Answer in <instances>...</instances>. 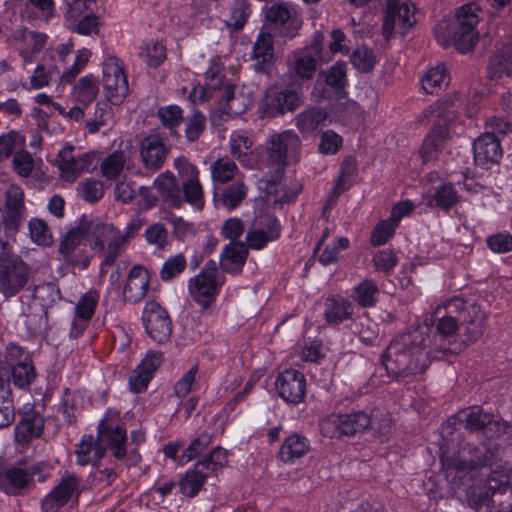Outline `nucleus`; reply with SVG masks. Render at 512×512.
<instances>
[{"label":"nucleus","mask_w":512,"mask_h":512,"mask_svg":"<svg viewBox=\"0 0 512 512\" xmlns=\"http://www.w3.org/2000/svg\"><path fill=\"white\" fill-rule=\"evenodd\" d=\"M474 161L476 165L486 167L497 163L502 157V148L498 136L485 132L473 143Z\"/></svg>","instance_id":"obj_22"},{"label":"nucleus","mask_w":512,"mask_h":512,"mask_svg":"<svg viewBox=\"0 0 512 512\" xmlns=\"http://www.w3.org/2000/svg\"><path fill=\"white\" fill-rule=\"evenodd\" d=\"M126 156L123 151H114L103 159L100 165L102 175L107 180L118 178L124 170Z\"/></svg>","instance_id":"obj_51"},{"label":"nucleus","mask_w":512,"mask_h":512,"mask_svg":"<svg viewBox=\"0 0 512 512\" xmlns=\"http://www.w3.org/2000/svg\"><path fill=\"white\" fill-rule=\"evenodd\" d=\"M98 92L97 79L89 74L79 79L73 88L72 96L77 102L87 106L95 100Z\"/></svg>","instance_id":"obj_44"},{"label":"nucleus","mask_w":512,"mask_h":512,"mask_svg":"<svg viewBox=\"0 0 512 512\" xmlns=\"http://www.w3.org/2000/svg\"><path fill=\"white\" fill-rule=\"evenodd\" d=\"M480 8L476 3H467L461 6L453 19L447 25L448 36L456 49L461 53L471 51L478 42L476 26L480 21Z\"/></svg>","instance_id":"obj_6"},{"label":"nucleus","mask_w":512,"mask_h":512,"mask_svg":"<svg viewBox=\"0 0 512 512\" xmlns=\"http://www.w3.org/2000/svg\"><path fill=\"white\" fill-rule=\"evenodd\" d=\"M301 140L292 130L271 135L267 141L269 162L278 169L300 160Z\"/></svg>","instance_id":"obj_10"},{"label":"nucleus","mask_w":512,"mask_h":512,"mask_svg":"<svg viewBox=\"0 0 512 512\" xmlns=\"http://www.w3.org/2000/svg\"><path fill=\"white\" fill-rule=\"evenodd\" d=\"M31 240L37 245L50 246L53 237L47 223L39 218H32L28 223Z\"/></svg>","instance_id":"obj_61"},{"label":"nucleus","mask_w":512,"mask_h":512,"mask_svg":"<svg viewBox=\"0 0 512 512\" xmlns=\"http://www.w3.org/2000/svg\"><path fill=\"white\" fill-rule=\"evenodd\" d=\"M33 297L39 301L35 304L43 306L45 309L51 307L61 298L59 288L52 282L37 285L34 288Z\"/></svg>","instance_id":"obj_58"},{"label":"nucleus","mask_w":512,"mask_h":512,"mask_svg":"<svg viewBox=\"0 0 512 512\" xmlns=\"http://www.w3.org/2000/svg\"><path fill=\"white\" fill-rule=\"evenodd\" d=\"M248 256V249L244 242H230L220 257L222 271L237 274L242 270Z\"/></svg>","instance_id":"obj_29"},{"label":"nucleus","mask_w":512,"mask_h":512,"mask_svg":"<svg viewBox=\"0 0 512 512\" xmlns=\"http://www.w3.org/2000/svg\"><path fill=\"white\" fill-rule=\"evenodd\" d=\"M212 444V435L208 432L200 433L181 455L182 464L194 460L197 456L201 455Z\"/></svg>","instance_id":"obj_59"},{"label":"nucleus","mask_w":512,"mask_h":512,"mask_svg":"<svg viewBox=\"0 0 512 512\" xmlns=\"http://www.w3.org/2000/svg\"><path fill=\"white\" fill-rule=\"evenodd\" d=\"M157 114L161 123L170 129L171 134L176 135L174 129L183 121V110L178 105H168L160 107Z\"/></svg>","instance_id":"obj_64"},{"label":"nucleus","mask_w":512,"mask_h":512,"mask_svg":"<svg viewBox=\"0 0 512 512\" xmlns=\"http://www.w3.org/2000/svg\"><path fill=\"white\" fill-rule=\"evenodd\" d=\"M462 414L461 421L464 423L465 429L470 432L469 436L473 437V434L477 433L478 438H484L492 415L484 412L479 406L468 408Z\"/></svg>","instance_id":"obj_37"},{"label":"nucleus","mask_w":512,"mask_h":512,"mask_svg":"<svg viewBox=\"0 0 512 512\" xmlns=\"http://www.w3.org/2000/svg\"><path fill=\"white\" fill-rule=\"evenodd\" d=\"M150 275L143 266H133L128 274L127 282L123 289L125 301L135 304L141 301L148 290Z\"/></svg>","instance_id":"obj_24"},{"label":"nucleus","mask_w":512,"mask_h":512,"mask_svg":"<svg viewBox=\"0 0 512 512\" xmlns=\"http://www.w3.org/2000/svg\"><path fill=\"white\" fill-rule=\"evenodd\" d=\"M81 493L82 479L76 474H67L42 499L41 510L43 512H59L70 500L77 502Z\"/></svg>","instance_id":"obj_13"},{"label":"nucleus","mask_w":512,"mask_h":512,"mask_svg":"<svg viewBox=\"0 0 512 512\" xmlns=\"http://www.w3.org/2000/svg\"><path fill=\"white\" fill-rule=\"evenodd\" d=\"M25 217L24 192L19 186H11L6 193L2 216L5 231L8 233L18 232Z\"/></svg>","instance_id":"obj_19"},{"label":"nucleus","mask_w":512,"mask_h":512,"mask_svg":"<svg viewBox=\"0 0 512 512\" xmlns=\"http://www.w3.org/2000/svg\"><path fill=\"white\" fill-rule=\"evenodd\" d=\"M90 220L80 219L79 224L70 229L59 244L58 253L70 266L85 270L89 267L92 254L87 247L86 236L90 235Z\"/></svg>","instance_id":"obj_7"},{"label":"nucleus","mask_w":512,"mask_h":512,"mask_svg":"<svg viewBox=\"0 0 512 512\" xmlns=\"http://www.w3.org/2000/svg\"><path fill=\"white\" fill-rule=\"evenodd\" d=\"M443 308L447 312L455 313L460 323H471L474 321V315L476 314L473 313L472 310L477 309L478 311H483L479 305L475 303L467 304L465 300L459 297L452 298L445 302Z\"/></svg>","instance_id":"obj_48"},{"label":"nucleus","mask_w":512,"mask_h":512,"mask_svg":"<svg viewBox=\"0 0 512 512\" xmlns=\"http://www.w3.org/2000/svg\"><path fill=\"white\" fill-rule=\"evenodd\" d=\"M153 188L156 189L162 200L172 208L182 207L184 200L181 195V186L176 177L170 171L159 174L153 181Z\"/></svg>","instance_id":"obj_27"},{"label":"nucleus","mask_w":512,"mask_h":512,"mask_svg":"<svg viewBox=\"0 0 512 512\" xmlns=\"http://www.w3.org/2000/svg\"><path fill=\"white\" fill-rule=\"evenodd\" d=\"M266 20L288 38H294L302 26L294 9L285 3L274 4L266 10Z\"/></svg>","instance_id":"obj_20"},{"label":"nucleus","mask_w":512,"mask_h":512,"mask_svg":"<svg viewBox=\"0 0 512 512\" xmlns=\"http://www.w3.org/2000/svg\"><path fill=\"white\" fill-rule=\"evenodd\" d=\"M328 119V113L323 108H308L294 118L295 127L304 138L313 136Z\"/></svg>","instance_id":"obj_28"},{"label":"nucleus","mask_w":512,"mask_h":512,"mask_svg":"<svg viewBox=\"0 0 512 512\" xmlns=\"http://www.w3.org/2000/svg\"><path fill=\"white\" fill-rule=\"evenodd\" d=\"M22 315L25 317V326L31 335L40 334L49 329L48 311L43 306L30 304L23 309Z\"/></svg>","instance_id":"obj_39"},{"label":"nucleus","mask_w":512,"mask_h":512,"mask_svg":"<svg viewBox=\"0 0 512 512\" xmlns=\"http://www.w3.org/2000/svg\"><path fill=\"white\" fill-rule=\"evenodd\" d=\"M487 73L490 79L512 76V50L508 47L497 49L489 59Z\"/></svg>","instance_id":"obj_38"},{"label":"nucleus","mask_w":512,"mask_h":512,"mask_svg":"<svg viewBox=\"0 0 512 512\" xmlns=\"http://www.w3.org/2000/svg\"><path fill=\"white\" fill-rule=\"evenodd\" d=\"M99 301V293L95 290L86 292L76 305V318L81 322H88L95 313Z\"/></svg>","instance_id":"obj_55"},{"label":"nucleus","mask_w":512,"mask_h":512,"mask_svg":"<svg viewBox=\"0 0 512 512\" xmlns=\"http://www.w3.org/2000/svg\"><path fill=\"white\" fill-rule=\"evenodd\" d=\"M430 328L418 326L394 339L382 354V364L388 377L409 381L426 371L430 365L428 343Z\"/></svg>","instance_id":"obj_1"},{"label":"nucleus","mask_w":512,"mask_h":512,"mask_svg":"<svg viewBox=\"0 0 512 512\" xmlns=\"http://www.w3.org/2000/svg\"><path fill=\"white\" fill-rule=\"evenodd\" d=\"M275 389L285 402L299 404L305 398L306 378L298 370L286 369L277 376Z\"/></svg>","instance_id":"obj_18"},{"label":"nucleus","mask_w":512,"mask_h":512,"mask_svg":"<svg viewBox=\"0 0 512 512\" xmlns=\"http://www.w3.org/2000/svg\"><path fill=\"white\" fill-rule=\"evenodd\" d=\"M248 187L243 181L237 180L214 193V201L217 206H222L231 211L237 208L246 198Z\"/></svg>","instance_id":"obj_32"},{"label":"nucleus","mask_w":512,"mask_h":512,"mask_svg":"<svg viewBox=\"0 0 512 512\" xmlns=\"http://www.w3.org/2000/svg\"><path fill=\"white\" fill-rule=\"evenodd\" d=\"M15 387L19 389H27L36 378V371L33 361L23 362L7 369Z\"/></svg>","instance_id":"obj_45"},{"label":"nucleus","mask_w":512,"mask_h":512,"mask_svg":"<svg viewBox=\"0 0 512 512\" xmlns=\"http://www.w3.org/2000/svg\"><path fill=\"white\" fill-rule=\"evenodd\" d=\"M301 104V95L297 89H271L266 95L263 112L265 116L274 118L287 112H294Z\"/></svg>","instance_id":"obj_16"},{"label":"nucleus","mask_w":512,"mask_h":512,"mask_svg":"<svg viewBox=\"0 0 512 512\" xmlns=\"http://www.w3.org/2000/svg\"><path fill=\"white\" fill-rule=\"evenodd\" d=\"M90 236L93 237L91 248L105 251V257L101 266H110L114 264L115 260L123 250L129 245L126 239L122 236L120 231L113 224L102 223L90 220Z\"/></svg>","instance_id":"obj_9"},{"label":"nucleus","mask_w":512,"mask_h":512,"mask_svg":"<svg viewBox=\"0 0 512 512\" xmlns=\"http://www.w3.org/2000/svg\"><path fill=\"white\" fill-rule=\"evenodd\" d=\"M253 58L257 60V70L264 71V65L274 57L273 36L269 32H260L253 46Z\"/></svg>","instance_id":"obj_40"},{"label":"nucleus","mask_w":512,"mask_h":512,"mask_svg":"<svg viewBox=\"0 0 512 512\" xmlns=\"http://www.w3.org/2000/svg\"><path fill=\"white\" fill-rule=\"evenodd\" d=\"M139 57L149 67L157 68L166 60V47L159 41L149 40L141 46Z\"/></svg>","instance_id":"obj_47"},{"label":"nucleus","mask_w":512,"mask_h":512,"mask_svg":"<svg viewBox=\"0 0 512 512\" xmlns=\"http://www.w3.org/2000/svg\"><path fill=\"white\" fill-rule=\"evenodd\" d=\"M447 135L448 129L444 125H436L432 128L430 133L426 136L420 150L421 157L424 162L434 157V152H436L442 146Z\"/></svg>","instance_id":"obj_46"},{"label":"nucleus","mask_w":512,"mask_h":512,"mask_svg":"<svg viewBox=\"0 0 512 512\" xmlns=\"http://www.w3.org/2000/svg\"><path fill=\"white\" fill-rule=\"evenodd\" d=\"M379 287L372 279H364L357 286L354 287L352 298L361 307H374L378 302Z\"/></svg>","instance_id":"obj_43"},{"label":"nucleus","mask_w":512,"mask_h":512,"mask_svg":"<svg viewBox=\"0 0 512 512\" xmlns=\"http://www.w3.org/2000/svg\"><path fill=\"white\" fill-rule=\"evenodd\" d=\"M325 83L333 88L336 92L342 91L347 83L346 64L337 62L333 66L321 73Z\"/></svg>","instance_id":"obj_56"},{"label":"nucleus","mask_w":512,"mask_h":512,"mask_svg":"<svg viewBox=\"0 0 512 512\" xmlns=\"http://www.w3.org/2000/svg\"><path fill=\"white\" fill-rule=\"evenodd\" d=\"M79 195L89 203H96L104 195L103 183L100 180L86 178L78 185Z\"/></svg>","instance_id":"obj_63"},{"label":"nucleus","mask_w":512,"mask_h":512,"mask_svg":"<svg viewBox=\"0 0 512 512\" xmlns=\"http://www.w3.org/2000/svg\"><path fill=\"white\" fill-rule=\"evenodd\" d=\"M15 40L22 43L20 54L25 61H31L32 55L38 53L47 41V35L27 28L21 29L15 33Z\"/></svg>","instance_id":"obj_35"},{"label":"nucleus","mask_w":512,"mask_h":512,"mask_svg":"<svg viewBox=\"0 0 512 512\" xmlns=\"http://www.w3.org/2000/svg\"><path fill=\"white\" fill-rule=\"evenodd\" d=\"M448 76L444 65H437L427 71L422 79V88L429 94L437 92L443 84H447Z\"/></svg>","instance_id":"obj_57"},{"label":"nucleus","mask_w":512,"mask_h":512,"mask_svg":"<svg viewBox=\"0 0 512 512\" xmlns=\"http://www.w3.org/2000/svg\"><path fill=\"white\" fill-rule=\"evenodd\" d=\"M309 450V440L303 435L293 433L284 440L278 457L282 462L292 464L295 460L305 456Z\"/></svg>","instance_id":"obj_33"},{"label":"nucleus","mask_w":512,"mask_h":512,"mask_svg":"<svg viewBox=\"0 0 512 512\" xmlns=\"http://www.w3.org/2000/svg\"><path fill=\"white\" fill-rule=\"evenodd\" d=\"M181 195L184 202H187L198 209L203 208V188L199 182V179L183 180Z\"/></svg>","instance_id":"obj_60"},{"label":"nucleus","mask_w":512,"mask_h":512,"mask_svg":"<svg viewBox=\"0 0 512 512\" xmlns=\"http://www.w3.org/2000/svg\"><path fill=\"white\" fill-rule=\"evenodd\" d=\"M98 442L106 448H109L112 455L117 460L127 459V466H136L141 461V455L136 449L127 451V432L123 424L119 422V413L108 410L99 422Z\"/></svg>","instance_id":"obj_4"},{"label":"nucleus","mask_w":512,"mask_h":512,"mask_svg":"<svg viewBox=\"0 0 512 512\" xmlns=\"http://www.w3.org/2000/svg\"><path fill=\"white\" fill-rule=\"evenodd\" d=\"M142 321L146 333L158 344L169 341L172 333V321L167 310L158 302L152 300L146 302Z\"/></svg>","instance_id":"obj_14"},{"label":"nucleus","mask_w":512,"mask_h":512,"mask_svg":"<svg viewBox=\"0 0 512 512\" xmlns=\"http://www.w3.org/2000/svg\"><path fill=\"white\" fill-rule=\"evenodd\" d=\"M411 0H387L386 13L383 23L385 34L391 33L396 24L402 28H410L415 23L409 3Z\"/></svg>","instance_id":"obj_23"},{"label":"nucleus","mask_w":512,"mask_h":512,"mask_svg":"<svg viewBox=\"0 0 512 512\" xmlns=\"http://www.w3.org/2000/svg\"><path fill=\"white\" fill-rule=\"evenodd\" d=\"M102 84L106 99L114 105L121 104L128 94V80L123 61L109 56L103 62Z\"/></svg>","instance_id":"obj_12"},{"label":"nucleus","mask_w":512,"mask_h":512,"mask_svg":"<svg viewBox=\"0 0 512 512\" xmlns=\"http://www.w3.org/2000/svg\"><path fill=\"white\" fill-rule=\"evenodd\" d=\"M45 466L44 463L10 465L5 476L0 479V490L8 496L29 494L36 486L34 477L39 475Z\"/></svg>","instance_id":"obj_11"},{"label":"nucleus","mask_w":512,"mask_h":512,"mask_svg":"<svg viewBox=\"0 0 512 512\" xmlns=\"http://www.w3.org/2000/svg\"><path fill=\"white\" fill-rule=\"evenodd\" d=\"M161 361V353H148L146 358H144L142 362L135 368L129 378V386L131 391L135 393H141L145 391Z\"/></svg>","instance_id":"obj_26"},{"label":"nucleus","mask_w":512,"mask_h":512,"mask_svg":"<svg viewBox=\"0 0 512 512\" xmlns=\"http://www.w3.org/2000/svg\"><path fill=\"white\" fill-rule=\"evenodd\" d=\"M95 157L94 152L75 153L73 146L64 147L57 156L61 178L74 182L80 175L92 169Z\"/></svg>","instance_id":"obj_15"},{"label":"nucleus","mask_w":512,"mask_h":512,"mask_svg":"<svg viewBox=\"0 0 512 512\" xmlns=\"http://www.w3.org/2000/svg\"><path fill=\"white\" fill-rule=\"evenodd\" d=\"M228 463L227 451L214 447L194 467L188 470L179 481L180 492L187 497H195L210 476H217Z\"/></svg>","instance_id":"obj_5"},{"label":"nucleus","mask_w":512,"mask_h":512,"mask_svg":"<svg viewBox=\"0 0 512 512\" xmlns=\"http://www.w3.org/2000/svg\"><path fill=\"white\" fill-rule=\"evenodd\" d=\"M487 476L483 486L475 487L471 491V501L478 508L486 506L488 512H512V484L506 473L507 468L497 466Z\"/></svg>","instance_id":"obj_3"},{"label":"nucleus","mask_w":512,"mask_h":512,"mask_svg":"<svg viewBox=\"0 0 512 512\" xmlns=\"http://www.w3.org/2000/svg\"><path fill=\"white\" fill-rule=\"evenodd\" d=\"M292 69L298 77L310 80L316 72L317 61L313 56L298 51L293 55Z\"/></svg>","instance_id":"obj_52"},{"label":"nucleus","mask_w":512,"mask_h":512,"mask_svg":"<svg viewBox=\"0 0 512 512\" xmlns=\"http://www.w3.org/2000/svg\"><path fill=\"white\" fill-rule=\"evenodd\" d=\"M438 318L437 335L434 336L435 340L440 337L442 339L449 338L454 335L458 329V316L455 313L445 311L443 306H438L434 312Z\"/></svg>","instance_id":"obj_50"},{"label":"nucleus","mask_w":512,"mask_h":512,"mask_svg":"<svg viewBox=\"0 0 512 512\" xmlns=\"http://www.w3.org/2000/svg\"><path fill=\"white\" fill-rule=\"evenodd\" d=\"M44 429V418L37 412L27 413L16 424L15 440L21 444H27L32 439L39 438Z\"/></svg>","instance_id":"obj_31"},{"label":"nucleus","mask_w":512,"mask_h":512,"mask_svg":"<svg viewBox=\"0 0 512 512\" xmlns=\"http://www.w3.org/2000/svg\"><path fill=\"white\" fill-rule=\"evenodd\" d=\"M105 453V447L98 440L95 441L93 435H84L75 451L76 463L81 466H86L90 463L98 466Z\"/></svg>","instance_id":"obj_34"},{"label":"nucleus","mask_w":512,"mask_h":512,"mask_svg":"<svg viewBox=\"0 0 512 512\" xmlns=\"http://www.w3.org/2000/svg\"><path fill=\"white\" fill-rule=\"evenodd\" d=\"M260 224L263 228H256L248 231L246 235L247 249H262L269 241L279 238L281 226L279 221L272 215L266 214L260 219Z\"/></svg>","instance_id":"obj_25"},{"label":"nucleus","mask_w":512,"mask_h":512,"mask_svg":"<svg viewBox=\"0 0 512 512\" xmlns=\"http://www.w3.org/2000/svg\"><path fill=\"white\" fill-rule=\"evenodd\" d=\"M224 284V276L218 271L216 261H208L200 273L188 283L190 296L203 308H208L216 299Z\"/></svg>","instance_id":"obj_8"},{"label":"nucleus","mask_w":512,"mask_h":512,"mask_svg":"<svg viewBox=\"0 0 512 512\" xmlns=\"http://www.w3.org/2000/svg\"><path fill=\"white\" fill-rule=\"evenodd\" d=\"M219 104H224L235 116L245 113L251 101L243 93L235 94V87L232 84H226L223 95L218 100Z\"/></svg>","instance_id":"obj_42"},{"label":"nucleus","mask_w":512,"mask_h":512,"mask_svg":"<svg viewBox=\"0 0 512 512\" xmlns=\"http://www.w3.org/2000/svg\"><path fill=\"white\" fill-rule=\"evenodd\" d=\"M210 170L212 180L216 183H226L239 174L237 165L229 157H222L214 161Z\"/></svg>","instance_id":"obj_49"},{"label":"nucleus","mask_w":512,"mask_h":512,"mask_svg":"<svg viewBox=\"0 0 512 512\" xmlns=\"http://www.w3.org/2000/svg\"><path fill=\"white\" fill-rule=\"evenodd\" d=\"M460 200V196L454 187L450 184H445L438 187L429 201V206H437L442 210H449L454 207Z\"/></svg>","instance_id":"obj_53"},{"label":"nucleus","mask_w":512,"mask_h":512,"mask_svg":"<svg viewBox=\"0 0 512 512\" xmlns=\"http://www.w3.org/2000/svg\"><path fill=\"white\" fill-rule=\"evenodd\" d=\"M169 147L158 135H149L141 141L140 157L144 167L153 172L164 166Z\"/></svg>","instance_id":"obj_21"},{"label":"nucleus","mask_w":512,"mask_h":512,"mask_svg":"<svg viewBox=\"0 0 512 512\" xmlns=\"http://www.w3.org/2000/svg\"><path fill=\"white\" fill-rule=\"evenodd\" d=\"M325 319L329 324H339L353 315L351 302L340 295L332 296L325 302Z\"/></svg>","instance_id":"obj_36"},{"label":"nucleus","mask_w":512,"mask_h":512,"mask_svg":"<svg viewBox=\"0 0 512 512\" xmlns=\"http://www.w3.org/2000/svg\"><path fill=\"white\" fill-rule=\"evenodd\" d=\"M483 439L478 438V441H475L471 436L465 437L456 452L442 455L443 466L458 477L469 479H474L485 467L499 466L501 446Z\"/></svg>","instance_id":"obj_2"},{"label":"nucleus","mask_w":512,"mask_h":512,"mask_svg":"<svg viewBox=\"0 0 512 512\" xmlns=\"http://www.w3.org/2000/svg\"><path fill=\"white\" fill-rule=\"evenodd\" d=\"M206 128V117L199 110H194L185 121V137L189 142L199 139Z\"/></svg>","instance_id":"obj_62"},{"label":"nucleus","mask_w":512,"mask_h":512,"mask_svg":"<svg viewBox=\"0 0 512 512\" xmlns=\"http://www.w3.org/2000/svg\"><path fill=\"white\" fill-rule=\"evenodd\" d=\"M251 13L248 0H234L231 5V15L226 21V25L233 31L241 30L246 24Z\"/></svg>","instance_id":"obj_54"},{"label":"nucleus","mask_w":512,"mask_h":512,"mask_svg":"<svg viewBox=\"0 0 512 512\" xmlns=\"http://www.w3.org/2000/svg\"><path fill=\"white\" fill-rule=\"evenodd\" d=\"M335 423L341 435L354 436L368 429L372 425V419L370 414L356 411L338 415Z\"/></svg>","instance_id":"obj_30"},{"label":"nucleus","mask_w":512,"mask_h":512,"mask_svg":"<svg viewBox=\"0 0 512 512\" xmlns=\"http://www.w3.org/2000/svg\"><path fill=\"white\" fill-rule=\"evenodd\" d=\"M225 77H216L210 81H205L204 85L196 86L189 94V98L193 103H203L211 98L216 97L218 100L223 95Z\"/></svg>","instance_id":"obj_41"},{"label":"nucleus","mask_w":512,"mask_h":512,"mask_svg":"<svg viewBox=\"0 0 512 512\" xmlns=\"http://www.w3.org/2000/svg\"><path fill=\"white\" fill-rule=\"evenodd\" d=\"M29 280V266L22 259H15L0 270V292L5 298L13 297L24 289Z\"/></svg>","instance_id":"obj_17"}]
</instances>
